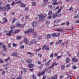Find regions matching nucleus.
Masks as SVG:
<instances>
[{"label":"nucleus","instance_id":"obj_1","mask_svg":"<svg viewBox=\"0 0 79 79\" xmlns=\"http://www.w3.org/2000/svg\"><path fill=\"white\" fill-rule=\"evenodd\" d=\"M47 15L45 14L44 15H40L39 16V19L41 21H44L45 19V17L47 16Z\"/></svg>","mask_w":79,"mask_h":79},{"label":"nucleus","instance_id":"obj_2","mask_svg":"<svg viewBox=\"0 0 79 79\" xmlns=\"http://www.w3.org/2000/svg\"><path fill=\"white\" fill-rule=\"evenodd\" d=\"M24 42L25 44H28V45H31L33 44V41H31L29 43V41L27 40V38H25L24 40Z\"/></svg>","mask_w":79,"mask_h":79},{"label":"nucleus","instance_id":"obj_3","mask_svg":"<svg viewBox=\"0 0 79 79\" xmlns=\"http://www.w3.org/2000/svg\"><path fill=\"white\" fill-rule=\"evenodd\" d=\"M60 35V33H53L51 34L52 36V37H59Z\"/></svg>","mask_w":79,"mask_h":79},{"label":"nucleus","instance_id":"obj_4","mask_svg":"<svg viewBox=\"0 0 79 79\" xmlns=\"http://www.w3.org/2000/svg\"><path fill=\"white\" fill-rule=\"evenodd\" d=\"M34 31V30L31 28L28 30H27L25 31V34H27V33H28V32H29L30 33H31V32H33Z\"/></svg>","mask_w":79,"mask_h":79},{"label":"nucleus","instance_id":"obj_5","mask_svg":"<svg viewBox=\"0 0 79 79\" xmlns=\"http://www.w3.org/2000/svg\"><path fill=\"white\" fill-rule=\"evenodd\" d=\"M33 34L34 35V36H33V38L34 39H35L38 35V34L37 33V32H35V31H34L33 32Z\"/></svg>","mask_w":79,"mask_h":79},{"label":"nucleus","instance_id":"obj_6","mask_svg":"<svg viewBox=\"0 0 79 79\" xmlns=\"http://www.w3.org/2000/svg\"><path fill=\"white\" fill-rule=\"evenodd\" d=\"M11 7L10 6V5L8 4L6 5V6H5V10L6 11H8L10 9Z\"/></svg>","mask_w":79,"mask_h":79},{"label":"nucleus","instance_id":"obj_7","mask_svg":"<svg viewBox=\"0 0 79 79\" xmlns=\"http://www.w3.org/2000/svg\"><path fill=\"white\" fill-rule=\"evenodd\" d=\"M32 26L33 27H35L37 26V22L35 21H34L32 23Z\"/></svg>","mask_w":79,"mask_h":79},{"label":"nucleus","instance_id":"obj_8","mask_svg":"<svg viewBox=\"0 0 79 79\" xmlns=\"http://www.w3.org/2000/svg\"><path fill=\"white\" fill-rule=\"evenodd\" d=\"M63 9V6H61L59 10H58L56 12V14H59V13H61V10H62Z\"/></svg>","mask_w":79,"mask_h":79},{"label":"nucleus","instance_id":"obj_9","mask_svg":"<svg viewBox=\"0 0 79 79\" xmlns=\"http://www.w3.org/2000/svg\"><path fill=\"white\" fill-rule=\"evenodd\" d=\"M12 56H18V54L16 52H14L12 54Z\"/></svg>","mask_w":79,"mask_h":79},{"label":"nucleus","instance_id":"obj_10","mask_svg":"<svg viewBox=\"0 0 79 79\" xmlns=\"http://www.w3.org/2000/svg\"><path fill=\"white\" fill-rule=\"evenodd\" d=\"M13 31V30H10L9 32L8 33H7L6 34V35H8V36H10V35H11V32Z\"/></svg>","mask_w":79,"mask_h":79},{"label":"nucleus","instance_id":"obj_11","mask_svg":"<svg viewBox=\"0 0 79 79\" xmlns=\"http://www.w3.org/2000/svg\"><path fill=\"white\" fill-rule=\"evenodd\" d=\"M51 68H52V67H51V66H50V67L46 68L44 69V71H45V72L47 71H48V70H49V69H51Z\"/></svg>","mask_w":79,"mask_h":79},{"label":"nucleus","instance_id":"obj_12","mask_svg":"<svg viewBox=\"0 0 79 79\" xmlns=\"http://www.w3.org/2000/svg\"><path fill=\"white\" fill-rule=\"evenodd\" d=\"M54 22L55 23H60V22H61V19H59L58 20L55 19V20Z\"/></svg>","mask_w":79,"mask_h":79},{"label":"nucleus","instance_id":"obj_13","mask_svg":"<svg viewBox=\"0 0 79 79\" xmlns=\"http://www.w3.org/2000/svg\"><path fill=\"white\" fill-rule=\"evenodd\" d=\"M58 64L57 63H56V62H54L52 64V66H51V67L52 68H53L54 66H56V65H58Z\"/></svg>","mask_w":79,"mask_h":79},{"label":"nucleus","instance_id":"obj_14","mask_svg":"<svg viewBox=\"0 0 79 79\" xmlns=\"http://www.w3.org/2000/svg\"><path fill=\"white\" fill-rule=\"evenodd\" d=\"M72 61H73L74 62H77V61H78V60L76 59V57H74L72 59Z\"/></svg>","mask_w":79,"mask_h":79},{"label":"nucleus","instance_id":"obj_15","mask_svg":"<svg viewBox=\"0 0 79 79\" xmlns=\"http://www.w3.org/2000/svg\"><path fill=\"white\" fill-rule=\"evenodd\" d=\"M0 71H1L2 72V75H5V71L3 69H0Z\"/></svg>","mask_w":79,"mask_h":79},{"label":"nucleus","instance_id":"obj_16","mask_svg":"<svg viewBox=\"0 0 79 79\" xmlns=\"http://www.w3.org/2000/svg\"><path fill=\"white\" fill-rule=\"evenodd\" d=\"M5 6L3 8V7L1 6L0 7V10H2V11H4V10H5Z\"/></svg>","mask_w":79,"mask_h":79},{"label":"nucleus","instance_id":"obj_17","mask_svg":"<svg viewBox=\"0 0 79 79\" xmlns=\"http://www.w3.org/2000/svg\"><path fill=\"white\" fill-rule=\"evenodd\" d=\"M28 66L29 68H32V67H33V66H34V64L30 63L28 64Z\"/></svg>","mask_w":79,"mask_h":79},{"label":"nucleus","instance_id":"obj_18","mask_svg":"<svg viewBox=\"0 0 79 79\" xmlns=\"http://www.w3.org/2000/svg\"><path fill=\"white\" fill-rule=\"evenodd\" d=\"M31 41H33V43L34 42V43H35V44H37V41L35 39H33V40H32Z\"/></svg>","mask_w":79,"mask_h":79},{"label":"nucleus","instance_id":"obj_19","mask_svg":"<svg viewBox=\"0 0 79 79\" xmlns=\"http://www.w3.org/2000/svg\"><path fill=\"white\" fill-rule=\"evenodd\" d=\"M27 63H31L32 62V60L31 59H28L27 60Z\"/></svg>","mask_w":79,"mask_h":79},{"label":"nucleus","instance_id":"obj_20","mask_svg":"<svg viewBox=\"0 0 79 79\" xmlns=\"http://www.w3.org/2000/svg\"><path fill=\"white\" fill-rule=\"evenodd\" d=\"M3 49L5 52H6V46H5L4 45H3Z\"/></svg>","mask_w":79,"mask_h":79},{"label":"nucleus","instance_id":"obj_21","mask_svg":"<svg viewBox=\"0 0 79 79\" xmlns=\"http://www.w3.org/2000/svg\"><path fill=\"white\" fill-rule=\"evenodd\" d=\"M51 79H57V75H56L54 77L52 76L51 78Z\"/></svg>","mask_w":79,"mask_h":79},{"label":"nucleus","instance_id":"obj_22","mask_svg":"<svg viewBox=\"0 0 79 79\" xmlns=\"http://www.w3.org/2000/svg\"><path fill=\"white\" fill-rule=\"evenodd\" d=\"M56 31H59L60 32H63V31H64L63 30H62V29H57L56 30Z\"/></svg>","mask_w":79,"mask_h":79},{"label":"nucleus","instance_id":"obj_23","mask_svg":"<svg viewBox=\"0 0 79 79\" xmlns=\"http://www.w3.org/2000/svg\"><path fill=\"white\" fill-rule=\"evenodd\" d=\"M49 8H50V10H52L53 9V7L52 6V5H50L48 6Z\"/></svg>","mask_w":79,"mask_h":79},{"label":"nucleus","instance_id":"obj_24","mask_svg":"<svg viewBox=\"0 0 79 79\" xmlns=\"http://www.w3.org/2000/svg\"><path fill=\"white\" fill-rule=\"evenodd\" d=\"M51 61V60H49V61H48L45 64V66H49V64H48L49 63H50V62Z\"/></svg>","mask_w":79,"mask_h":79},{"label":"nucleus","instance_id":"obj_25","mask_svg":"<svg viewBox=\"0 0 79 79\" xmlns=\"http://www.w3.org/2000/svg\"><path fill=\"white\" fill-rule=\"evenodd\" d=\"M52 5H58V3L57 2H53Z\"/></svg>","mask_w":79,"mask_h":79},{"label":"nucleus","instance_id":"obj_26","mask_svg":"<svg viewBox=\"0 0 79 79\" xmlns=\"http://www.w3.org/2000/svg\"><path fill=\"white\" fill-rule=\"evenodd\" d=\"M16 27H22V25L21 24H16Z\"/></svg>","mask_w":79,"mask_h":79},{"label":"nucleus","instance_id":"obj_27","mask_svg":"<svg viewBox=\"0 0 79 79\" xmlns=\"http://www.w3.org/2000/svg\"><path fill=\"white\" fill-rule=\"evenodd\" d=\"M57 15H58V14H54L53 16V18L54 19H55V18H56V16H57Z\"/></svg>","mask_w":79,"mask_h":79},{"label":"nucleus","instance_id":"obj_28","mask_svg":"<svg viewBox=\"0 0 79 79\" xmlns=\"http://www.w3.org/2000/svg\"><path fill=\"white\" fill-rule=\"evenodd\" d=\"M66 63H69V57L66 59Z\"/></svg>","mask_w":79,"mask_h":79},{"label":"nucleus","instance_id":"obj_29","mask_svg":"<svg viewBox=\"0 0 79 79\" xmlns=\"http://www.w3.org/2000/svg\"><path fill=\"white\" fill-rule=\"evenodd\" d=\"M32 78L33 79H36V75L35 74H33L32 75Z\"/></svg>","mask_w":79,"mask_h":79},{"label":"nucleus","instance_id":"obj_30","mask_svg":"<svg viewBox=\"0 0 79 79\" xmlns=\"http://www.w3.org/2000/svg\"><path fill=\"white\" fill-rule=\"evenodd\" d=\"M25 6H26V4L23 3H22L20 5V6H21L22 7H24Z\"/></svg>","mask_w":79,"mask_h":79},{"label":"nucleus","instance_id":"obj_31","mask_svg":"<svg viewBox=\"0 0 79 79\" xmlns=\"http://www.w3.org/2000/svg\"><path fill=\"white\" fill-rule=\"evenodd\" d=\"M28 10H29V7H25L24 10L25 12H26V11H27Z\"/></svg>","mask_w":79,"mask_h":79},{"label":"nucleus","instance_id":"obj_32","mask_svg":"<svg viewBox=\"0 0 79 79\" xmlns=\"http://www.w3.org/2000/svg\"><path fill=\"white\" fill-rule=\"evenodd\" d=\"M19 31V30H16L15 31H14L13 32V34H16V33H17V32H18Z\"/></svg>","mask_w":79,"mask_h":79},{"label":"nucleus","instance_id":"obj_33","mask_svg":"<svg viewBox=\"0 0 79 79\" xmlns=\"http://www.w3.org/2000/svg\"><path fill=\"white\" fill-rule=\"evenodd\" d=\"M47 36L48 38L49 39H51V35L49 34H48L47 35Z\"/></svg>","mask_w":79,"mask_h":79},{"label":"nucleus","instance_id":"obj_34","mask_svg":"<svg viewBox=\"0 0 79 79\" xmlns=\"http://www.w3.org/2000/svg\"><path fill=\"white\" fill-rule=\"evenodd\" d=\"M53 14V12L52 11H49L48 13L49 15H52Z\"/></svg>","mask_w":79,"mask_h":79},{"label":"nucleus","instance_id":"obj_35","mask_svg":"<svg viewBox=\"0 0 79 79\" xmlns=\"http://www.w3.org/2000/svg\"><path fill=\"white\" fill-rule=\"evenodd\" d=\"M31 3L32 6H35L36 4L35 2H31Z\"/></svg>","mask_w":79,"mask_h":79},{"label":"nucleus","instance_id":"obj_36","mask_svg":"<svg viewBox=\"0 0 79 79\" xmlns=\"http://www.w3.org/2000/svg\"><path fill=\"white\" fill-rule=\"evenodd\" d=\"M16 20H17L16 19V18L13 19L12 21V23H15V21Z\"/></svg>","mask_w":79,"mask_h":79},{"label":"nucleus","instance_id":"obj_37","mask_svg":"<svg viewBox=\"0 0 79 79\" xmlns=\"http://www.w3.org/2000/svg\"><path fill=\"white\" fill-rule=\"evenodd\" d=\"M41 50V48H40L38 49H35V52H39V51H40Z\"/></svg>","mask_w":79,"mask_h":79},{"label":"nucleus","instance_id":"obj_38","mask_svg":"<svg viewBox=\"0 0 79 79\" xmlns=\"http://www.w3.org/2000/svg\"><path fill=\"white\" fill-rule=\"evenodd\" d=\"M3 21L4 22H5L6 23V22H7V19H6V18H4L3 19Z\"/></svg>","mask_w":79,"mask_h":79},{"label":"nucleus","instance_id":"obj_39","mask_svg":"<svg viewBox=\"0 0 79 79\" xmlns=\"http://www.w3.org/2000/svg\"><path fill=\"white\" fill-rule=\"evenodd\" d=\"M13 47H16V46H17V44H15V43H13Z\"/></svg>","mask_w":79,"mask_h":79},{"label":"nucleus","instance_id":"obj_40","mask_svg":"<svg viewBox=\"0 0 79 79\" xmlns=\"http://www.w3.org/2000/svg\"><path fill=\"white\" fill-rule=\"evenodd\" d=\"M65 66L64 65H62L61 66V69L62 70H63L64 69Z\"/></svg>","mask_w":79,"mask_h":79},{"label":"nucleus","instance_id":"obj_41","mask_svg":"<svg viewBox=\"0 0 79 79\" xmlns=\"http://www.w3.org/2000/svg\"><path fill=\"white\" fill-rule=\"evenodd\" d=\"M21 36H18L17 37V39H18V40L20 39H21Z\"/></svg>","mask_w":79,"mask_h":79},{"label":"nucleus","instance_id":"obj_42","mask_svg":"<svg viewBox=\"0 0 79 79\" xmlns=\"http://www.w3.org/2000/svg\"><path fill=\"white\" fill-rule=\"evenodd\" d=\"M62 42V40H60L57 42L58 44H61Z\"/></svg>","mask_w":79,"mask_h":79},{"label":"nucleus","instance_id":"obj_43","mask_svg":"<svg viewBox=\"0 0 79 79\" xmlns=\"http://www.w3.org/2000/svg\"><path fill=\"white\" fill-rule=\"evenodd\" d=\"M24 48V45H22L20 47V49H23Z\"/></svg>","mask_w":79,"mask_h":79},{"label":"nucleus","instance_id":"obj_44","mask_svg":"<svg viewBox=\"0 0 79 79\" xmlns=\"http://www.w3.org/2000/svg\"><path fill=\"white\" fill-rule=\"evenodd\" d=\"M74 18H78L79 19V14H78L77 15V16H74Z\"/></svg>","mask_w":79,"mask_h":79},{"label":"nucleus","instance_id":"obj_45","mask_svg":"<svg viewBox=\"0 0 79 79\" xmlns=\"http://www.w3.org/2000/svg\"><path fill=\"white\" fill-rule=\"evenodd\" d=\"M10 59V57H9V58H7V59H5V61H6V62H7V61H8V60H9Z\"/></svg>","mask_w":79,"mask_h":79},{"label":"nucleus","instance_id":"obj_46","mask_svg":"<svg viewBox=\"0 0 79 79\" xmlns=\"http://www.w3.org/2000/svg\"><path fill=\"white\" fill-rule=\"evenodd\" d=\"M46 50H49V48H48V46H46Z\"/></svg>","mask_w":79,"mask_h":79},{"label":"nucleus","instance_id":"obj_47","mask_svg":"<svg viewBox=\"0 0 79 79\" xmlns=\"http://www.w3.org/2000/svg\"><path fill=\"white\" fill-rule=\"evenodd\" d=\"M23 70L24 72V73H26V71H27V69L25 68H23Z\"/></svg>","mask_w":79,"mask_h":79},{"label":"nucleus","instance_id":"obj_48","mask_svg":"<svg viewBox=\"0 0 79 79\" xmlns=\"http://www.w3.org/2000/svg\"><path fill=\"white\" fill-rule=\"evenodd\" d=\"M47 4L44 3L42 4V6H47Z\"/></svg>","mask_w":79,"mask_h":79},{"label":"nucleus","instance_id":"obj_49","mask_svg":"<svg viewBox=\"0 0 79 79\" xmlns=\"http://www.w3.org/2000/svg\"><path fill=\"white\" fill-rule=\"evenodd\" d=\"M47 46L46 45H44V46L43 47V49H46V47Z\"/></svg>","mask_w":79,"mask_h":79},{"label":"nucleus","instance_id":"obj_50","mask_svg":"<svg viewBox=\"0 0 79 79\" xmlns=\"http://www.w3.org/2000/svg\"><path fill=\"white\" fill-rule=\"evenodd\" d=\"M66 24L67 26H69V22L68 21L66 22Z\"/></svg>","mask_w":79,"mask_h":79},{"label":"nucleus","instance_id":"obj_51","mask_svg":"<svg viewBox=\"0 0 79 79\" xmlns=\"http://www.w3.org/2000/svg\"><path fill=\"white\" fill-rule=\"evenodd\" d=\"M16 79H22V77H21V76H20L19 77L17 78Z\"/></svg>","mask_w":79,"mask_h":79},{"label":"nucleus","instance_id":"obj_52","mask_svg":"<svg viewBox=\"0 0 79 79\" xmlns=\"http://www.w3.org/2000/svg\"><path fill=\"white\" fill-rule=\"evenodd\" d=\"M45 73V71H43L41 73V75H43V74H44Z\"/></svg>","mask_w":79,"mask_h":79},{"label":"nucleus","instance_id":"obj_53","mask_svg":"<svg viewBox=\"0 0 79 79\" xmlns=\"http://www.w3.org/2000/svg\"><path fill=\"white\" fill-rule=\"evenodd\" d=\"M16 3H21V1H18L16 2Z\"/></svg>","mask_w":79,"mask_h":79},{"label":"nucleus","instance_id":"obj_54","mask_svg":"<svg viewBox=\"0 0 79 79\" xmlns=\"http://www.w3.org/2000/svg\"><path fill=\"white\" fill-rule=\"evenodd\" d=\"M73 69H76L77 68V67L73 66Z\"/></svg>","mask_w":79,"mask_h":79},{"label":"nucleus","instance_id":"obj_55","mask_svg":"<svg viewBox=\"0 0 79 79\" xmlns=\"http://www.w3.org/2000/svg\"><path fill=\"white\" fill-rule=\"evenodd\" d=\"M41 74H42L41 73H40H40H38V76H39V77H40V76H41Z\"/></svg>","mask_w":79,"mask_h":79},{"label":"nucleus","instance_id":"obj_56","mask_svg":"<svg viewBox=\"0 0 79 79\" xmlns=\"http://www.w3.org/2000/svg\"><path fill=\"white\" fill-rule=\"evenodd\" d=\"M73 9V7H71L69 9V11H71V10H72Z\"/></svg>","mask_w":79,"mask_h":79},{"label":"nucleus","instance_id":"obj_57","mask_svg":"<svg viewBox=\"0 0 79 79\" xmlns=\"http://www.w3.org/2000/svg\"><path fill=\"white\" fill-rule=\"evenodd\" d=\"M3 62V61L2 60V58H0V63H2Z\"/></svg>","mask_w":79,"mask_h":79},{"label":"nucleus","instance_id":"obj_58","mask_svg":"<svg viewBox=\"0 0 79 79\" xmlns=\"http://www.w3.org/2000/svg\"><path fill=\"white\" fill-rule=\"evenodd\" d=\"M27 54H29L30 55H33V53H32L31 52H28Z\"/></svg>","mask_w":79,"mask_h":79},{"label":"nucleus","instance_id":"obj_59","mask_svg":"<svg viewBox=\"0 0 79 79\" xmlns=\"http://www.w3.org/2000/svg\"><path fill=\"white\" fill-rule=\"evenodd\" d=\"M38 56L40 58H41V57H42V55L40 54H38Z\"/></svg>","mask_w":79,"mask_h":79},{"label":"nucleus","instance_id":"obj_60","mask_svg":"<svg viewBox=\"0 0 79 79\" xmlns=\"http://www.w3.org/2000/svg\"><path fill=\"white\" fill-rule=\"evenodd\" d=\"M42 39V36H39L38 37V40H40Z\"/></svg>","mask_w":79,"mask_h":79},{"label":"nucleus","instance_id":"obj_61","mask_svg":"<svg viewBox=\"0 0 79 79\" xmlns=\"http://www.w3.org/2000/svg\"><path fill=\"white\" fill-rule=\"evenodd\" d=\"M75 23H79V20H77L75 21Z\"/></svg>","mask_w":79,"mask_h":79},{"label":"nucleus","instance_id":"obj_62","mask_svg":"<svg viewBox=\"0 0 79 79\" xmlns=\"http://www.w3.org/2000/svg\"><path fill=\"white\" fill-rule=\"evenodd\" d=\"M61 16V14H59L57 16V17H60Z\"/></svg>","mask_w":79,"mask_h":79},{"label":"nucleus","instance_id":"obj_63","mask_svg":"<svg viewBox=\"0 0 79 79\" xmlns=\"http://www.w3.org/2000/svg\"><path fill=\"white\" fill-rule=\"evenodd\" d=\"M53 42H52L49 43L50 45H53Z\"/></svg>","mask_w":79,"mask_h":79},{"label":"nucleus","instance_id":"obj_64","mask_svg":"<svg viewBox=\"0 0 79 79\" xmlns=\"http://www.w3.org/2000/svg\"><path fill=\"white\" fill-rule=\"evenodd\" d=\"M46 76L44 75L42 79H45V78H46Z\"/></svg>","mask_w":79,"mask_h":79}]
</instances>
